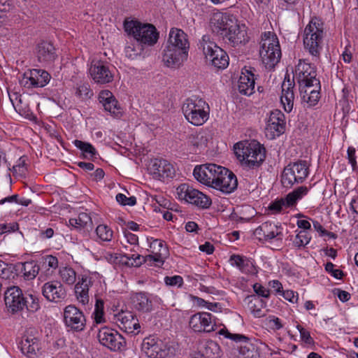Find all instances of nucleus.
<instances>
[{
  "label": "nucleus",
  "mask_w": 358,
  "mask_h": 358,
  "mask_svg": "<svg viewBox=\"0 0 358 358\" xmlns=\"http://www.w3.org/2000/svg\"><path fill=\"white\" fill-rule=\"evenodd\" d=\"M150 243L152 255L145 257L138 253L134 254H119L116 259L119 263L127 266H140L143 262H155L157 264L162 265L164 259L169 255V250L164 241L160 239H153Z\"/></svg>",
  "instance_id": "obj_1"
},
{
  "label": "nucleus",
  "mask_w": 358,
  "mask_h": 358,
  "mask_svg": "<svg viewBox=\"0 0 358 358\" xmlns=\"http://www.w3.org/2000/svg\"><path fill=\"white\" fill-rule=\"evenodd\" d=\"M323 21L317 17H313L304 29L303 44L305 49L313 56V60L320 61L325 36Z\"/></svg>",
  "instance_id": "obj_2"
},
{
  "label": "nucleus",
  "mask_w": 358,
  "mask_h": 358,
  "mask_svg": "<svg viewBox=\"0 0 358 358\" xmlns=\"http://www.w3.org/2000/svg\"><path fill=\"white\" fill-rule=\"evenodd\" d=\"M234 150L237 159L250 169L260 166L266 158L264 147L257 141L238 142Z\"/></svg>",
  "instance_id": "obj_3"
},
{
  "label": "nucleus",
  "mask_w": 358,
  "mask_h": 358,
  "mask_svg": "<svg viewBox=\"0 0 358 358\" xmlns=\"http://www.w3.org/2000/svg\"><path fill=\"white\" fill-rule=\"evenodd\" d=\"M124 27L125 31L141 45H153L158 40L159 33L151 24H144L137 20L125 21Z\"/></svg>",
  "instance_id": "obj_4"
},
{
  "label": "nucleus",
  "mask_w": 358,
  "mask_h": 358,
  "mask_svg": "<svg viewBox=\"0 0 358 358\" xmlns=\"http://www.w3.org/2000/svg\"><path fill=\"white\" fill-rule=\"evenodd\" d=\"M259 55L268 68H273L279 62L281 50L275 34L270 31L264 33L260 43Z\"/></svg>",
  "instance_id": "obj_5"
},
{
  "label": "nucleus",
  "mask_w": 358,
  "mask_h": 358,
  "mask_svg": "<svg viewBox=\"0 0 358 358\" xmlns=\"http://www.w3.org/2000/svg\"><path fill=\"white\" fill-rule=\"evenodd\" d=\"M182 110L185 118L193 125H202L208 119L209 107L202 99L194 96L186 99Z\"/></svg>",
  "instance_id": "obj_6"
},
{
  "label": "nucleus",
  "mask_w": 358,
  "mask_h": 358,
  "mask_svg": "<svg viewBox=\"0 0 358 358\" xmlns=\"http://www.w3.org/2000/svg\"><path fill=\"white\" fill-rule=\"evenodd\" d=\"M199 48L211 64L217 69H224L229 65V57L227 52L216 43L210 41V36L204 35L199 43Z\"/></svg>",
  "instance_id": "obj_7"
},
{
  "label": "nucleus",
  "mask_w": 358,
  "mask_h": 358,
  "mask_svg": "<svg viewBox=\"0 0 358 358\" xmlns=\"http://www.w3.org/2000/svg\"><path fill=\"white\" fill-rule=\"evenodd\" d=\"M308 176V166L305 160L290 162L281 175V183L284 187L291 188L295 184L302 183Z\"/></svg>",
  "instance_id": "obj_8"
},
{
  "label": "nucleus",
  "mask_w": 358,
  "mask_h": 358,
  "mask_svg": "<svg viewBox=\"0 0 358 358\" xmlns=\"http://www.w3.org/2000/svg\"><path fill=\"white\" fill-rule=\"evenodd\" d=\"M177 193L180 199H185L187 202L200 208H208L212 203L208 196L187 183L179 185Z\"/></svg>",
  "instance_id": "obj_9"
},
{
  "label": "nucleus",
  "mask_w": 358,
  "mask_h": 358,
  "mask_svg": "<svg viewBox=\"0 0 358 358\" xmlns=\"http://www.w3.org/2000/svg\"><path fill=\"white\" fill-rule=\"evenodd\" d=\"M295 76L299 85L303 87H316L320 89V82L317 78V71L315 66L305 61L299 60L295 69Z\"/></svg>",
  "instance_id": "obj_10"
},
{
  "label": "nucleus",
  "mask_w": 358,
  "mask_h": 358,
  "mask_svg": "<svg viewBox=\"0 0 358 358\" xmlns=\"http://www.w3.org/2000/svg\"><path fill=\"white\" fill-rule=\"evenodd\" d=\"M223 171V166L215 164H205L196 166L193 175L199 182L213 187L216 183L220 172Z\"/></svg>",
  "instance_id": "obj_11"
},
{
  "label": "nucleus",
  "mask_w": 358,
  "mask_h": 358,
  "mask_svg": "<svg viewBox=\"0 0 358 358\" xmlns=\"http://www.w3.org/2000/svg\"><path fill=\"white\" fill-rule=\"evenodd\" d=\"M97 338L101 345L111 351H122L126 345L124 338L117 331L107 327L99 329Z\"/></svg>",
  "instance_id": "obj_12"
},
{
  "label": "nucleus",
  "mask_w": 358,
  "mask_h": 358,
  "mask_svg": "<svg viewBox=\"0 0 358 358\" xmlns=\"http://www.w3.org/2000/svg\"><path fill=\"white\" fill-rule=\"evenodd\" d=\"M63 321L66 327L73 331H82L86 326L83 313L74 305H69L64 308Z\"/></svg>",
  "instance_id": "obj_13"
},
{
  "label": "nucleus",
  "mask_w": 358,
  "mask_h": 358,
  "mask_svg": "<svg viewBox=\"0 0 358 358\" xmlns=\"http://www.w3.org/2000/svg\"><path fill=\"white\" fill-rule=\"evenodd\" d=\"M41 345L38 331L35 328L27 329L20 343L22 352L29 358H34L41 350Z\"/></svg>",
  "instance_id": "obj_14"
},
{
  "label": "nucleus",
  "mask_w": 358,
  "mask_h": 358,
  "mask_svg": "<svg viewBox=\"0 0 358 358\" xmlns=\"http://www.w3.org/2000/svg\"><path fill=\"white\" fill-rule=\"evenodd\" d=\"M4 301L8 311L12 314L22 311L26 306V298L18 287H10L4 293Z\"/></svg>",
  "instance_id": "obj_15"
},
{
  "label": "nucleus",
  "mask_w": 358,
  "mask_h": 358,
  "mask_svg": "<svg viewBox=\"0 0 358 358\" xmlns=\"http://www.w3.org/2000/svg\"><path fill=\"white\" fill-rule=\"evenodd\" d=\"M50 78L48 71L34 69L24 73L20 83L27 88L43 87L49 83Z\"/></svg>",
  "instance_id": "obj_16"
},
{
  "label": "nucleus",
  "mask_w": 358,
  "mask_h": 358,
  "mask_svg": "<svg viewBox=\"0 0 358 358\" xmlns=\"http://www.w3.org/2000/svg\"><path fill=\"white\" fill-rule=\"evenodd\" d=\"M188 50L182 48H175L166 45L163 55V61L165 65L170 68H179L185 60L187 59Z\"/></svg>",
  "instance_id": "obj_17"
},
{
  "label": "nucleus",
  "mask_w": 358,
  "mask_h": 358,
  "mask_svg": "<svg viewBox=\"0 0 358 358\" xmlns=\"http://www.w3.org/2000/svg\"><path fill=\"white\" fill-rule=\"evenodd\" d=\"M41 292L47 301L54 303L61 302L66 297V291L58 280H50L44 283Z\"/></svg>",
  "instance_id": "obj_18"
},
{
  "label": "nucleus",
  "mask_w": 358,
  "mask_h": 358,
  "mask_svg": "<svg viewBox=\"0 0 358 358\" xmlns=\"http://www.w3.org/2000/svg\"><path fill=\"white\" fill-rule=\"evenodd\" d=\"M224 170L220 172L216 183L213 185V188L229 194L237 188L238 180L236 175L232 171L225 167H224Z\"/></svg>",
  "instance_id": "obj_19"
},
{
  "label": "nucleus",
  "mask_w": 358,
  "mask_h": 358,
  "mask_svg": "<svg viewBox=\"0 0 358 358\" xmlns=\"http://www.w3.org/2000/svg\"><path fill=\"white\" fill-rule=\"evenodd\" d=\"M89 71L92 79L97 84L105 85L113 80V74L109 67L101 61L92 63Z\"/></svg>",
  "instance_id": "obj_20"
},
{
  "label": "nucleus",
  "mask_w": 358,
  "mask_h": 358,
  "mask_svg": "<svg viewBox=\"0 0 358 358\" xmlns=\"http://www.w3.org/2000/svg\"><path fill=\"white\" fill-rule=\"evenodd\" d=\"M255 69L244 67L238 82V92L244 95L250 96L255 92Z\"/></svg>",
  "instance_id": "obj_21"
},
{
  "label": "nucleus",
  "mask_w": 358,
  "mask_h": 358,
  "mask_svg": "<svg viewBox=\"0 0 358 358\" xmlns=\"http://www.w3.org/2000/svg\"><path fill=\"white\" fill-rule=\"evenodd\" d=\"M150 173L154 178L162 180L173 178L176 171L173 166L167 160L155 159L150 167Z\"/></svg>",
  "instance_id": "obj_22"
},
{
  "label": "nucleus",
  "mask_w": 358,
  "mask_h": 358,
  "mask_svg": "<svg viewBox=\"0 0 358 358\" xmlns=\"http://www.w3.org/2000/svg\"><path fill=\"white\" fill-rule=\"evenodd\" d=\"M266 130L267 132H271L273 137L275 136H279L285 132V115L281 111L275 110L271 112Z\"/></svg>",
  "instance_id": "obj_23"
},
{
  "label": "nucleus",
  "mask_w": 358,
  "mask_h": 358,
  "mask_svg": "<svg viewBox=\"0 0 358 358\" xmlns=\"http://www.w3.org/2000/svg\"><path fill=\"white\" fill-rule=\"evenodd\" d=\"M231 32H227L222 39L233 47L240 44H245L249 41L247 28L244 24L236 23V28L231 29Z\"/></svg>",
  "instance_id": "obj_24"
},
{
  "label": "nucleus",
  "mask_w": 358,
  "mask_h": 358,
  "mask_svg": "<svg viewBox=\"0 0 358 358\" xmlns=\"http://www.w3.org/2000/svg\"><path fill=\"white\" fill-rule=\"evenodd\" d=\"M294 80L291 81L289 76L286 75L281 86L282 94L280 96V101L283 105L285 110L287 113H290L293 108L294 100Z\"/></svg>",
  "instance_id": "obj_25"
},
{
  "label": "nucleus",
  "mask_w": 358,
  "mask_h": 358,
  "mask_svg": "<svg viewBox=\"0 0 358 358\" xmlns=\"http://www.w3.org/2000/svg\"><path fill=\"white\" fill-rule=\"evenodd\" d=\"M254 236L260 241H270L275 237L282 239V232L278 231V227L270 222L262 223L254 231Z\"/></svg>",
  "instance_id": "obj_26"
},
{
  "label": "nucleus",
  "mask_w": 358,
  "mask_h": 358,
  "mask_svg": "<svg viewBox=\"0 0 358 358\" xmlns=\"http://www.w3.org/2000/svg\"><path fill=\"white\" fill-rule=\"evenodd\" d=\"M36 55L38 62L45 65L51 64L57 57L53 44L48 41H42L38 44Z\"/></svg>",
  "instance_id": "obj_27"
},
{
  "label": "nucleus",
  "mask_w": 358,
  "mask_h": 358,
  "mask_svg": "<svg viewBox=\"0 0 358 358\" xmlns=\"http://www.w3.org/2000/svg\"><path fill=\"white\" fill-rule=\"evenodd\" d=\"M134 309L142 313H148L152 310V301L150 295L144 292L134 293L131 296Z\"/></svg>",
  "instance_id": "obj_28"
},
{
  "label": "nucleus",
  "mask_w": 358,
  "mask_h": 358,
  "mask_svg": "<svg viewBox=\"0 0 358 358\" xmlns=\"http://www.w3.org/2000/svg\"><path fill=\"white\" fill-rule=\"evenodd\" d=\"M173 45L175 48H182L189 50V42L186 34L181 29L172 28L169 33L167 45Z\"/></svg>",
  "instance_id": "obj_29"
},
{
  "label": "nucleus",
  "mask_w": 358,
  "mask_h": 358,
  "mask_svg": "<svg viewBox=\"0 0 358 358\" xmlns=\"http://www.w3.org/2000/svg\"><path fill=\"white\" fill-rule=\"evenodd\" d=\"M99 102L102 104L103 107H107L108 104H112L113 115L114 117H120L122 115V108L118 104L117 100L115 99L113 93L108 90H101L99 94Z\"/></svg>",
  "instance_id": "obj_30"
},
{
  "label": "nucleus",
  "mask_w": 358,
  "mask_h": 358,
  "mask_svg": "<svg viewBox=\"0 0 358 358\" xmlns=\"http://www.w3.org/2000/svg\"><path fill=\"white\" fill-rule=\"evenodd\" d=\"M117 322L122 325L121 328L127 331L132 332L133 330H137L140 328L138 320L130 312H122L116 315Z\"/></svg>",
  "instance_id": "obj_31"
},
{
  "label": "nucleus",
  "mask_w": 358,
  "mask_h": 358,
  "mask_svg": "<svg viewBox=\"0 0 358 358\" xmlns=\"http://www.w3.org/2000/svg\"><path fill=\"white\" fill-rule=\"evenodd\" d=\"M91 285V280L87 277H82L75 285V293L77 299L83 304L89 301V287Z\"/></svg>",
  "instance_id": "obj_32"
},
{
  "label": "nucleus",
  "mask_w": 358,
  "mask_h": 358,
  "mask_svg": "<svg viewBox=\"0 0 358 358\" xmlns=\"http://www.w3.org/2000/svg\"><path fill=\"white\" fill-rule=\"evenodd\" d=\"M231 266H236L243 273H252L255 269L252 262L245 257L232 255L229 258Z\"/></svg>",
  "instance_id": "obj_33"
},
{
  "label": "nucleus",
  "mask_w": 358,
  "mask_h": 358,
  "mask_svg": "<svg viewBox=\"0 0 358 358\" xmlns=\"http://www.w3.org/2000/svg\"><path fill=\"white\" fill-rule=\"evenodd\" d=\"M206 358H218L220 357V348L218 344L213 341L201 344L199 350Z\"/></svg>",
  "instance_id": "obj_34"
},
{
  "label": "nucleus",
  "mask_w": 358,
  "mask_h": 358,
  "mask_svg": "<svg viewBox=\"0 0 358 358\" xmlns=\"http://www.w3.org/2000/svg\"><path fill=\"white\" fill-rule=\"evenodd\" d=\"M236 348L239 351L240 358H259L257 348L251 343L250 338Z\"/></svg>",
  "instance_id": "obj_35"
},
{
  "label": "nucleus",
  "mask_w": 358,
  "mask_h": 358,
  "mask_svg": "<svg viewBox=\"0 0 358 358\" xmlns=\"http://www.w3.org/2000/svg\"><path fill=\"white\" fill-rule=\"evenodd\" d=\"M228 15V14L222 13H215L212 15L210 27L215 34L217 35L218 33H220L224 23H227Z\"/></svg>",
  "instance_id": "obj_36"
},
{
  "label": "nucleus",
  "mask_w": 358,
  "mask_h": 358,
  "mask_svg": "<svg viewBox=\"0 0 358 358\" xmlns=\"http://www.w3.org/2000/svg\"><path fill=\"white\" fill-rule=\"evenodd\" d=\"M310 188L306 186H300L286 196L287 207L294 206L297 201L307 195Z\"/></svg>",
  "instance_id": "obj_37"
},
{
  "label": "nucleus",
  "mask_w": 358,
  "mask_h": 358,
  "mask_svg": "<svg viewBox=\"0 0 358 358\" xmlns=\"http://www.w3.org/2000/svg\"><path fill=\"white\" fill-rule=\"evenodd\" d=\"M201 332H212L217 330V325L215 323V317L206 312L201 313Z\"/></svg>",
  "instance_id": "obj_38"
},
{
  "label": "nucleus",
  "mask_w": 358,
  "mask_h": 358,
  "mask_svg": "<svg viewBox=\"0 0 358 358\" xmlns=\"http://www.w3.org/2000/svg\"><path fill=\"white\" fill-rule=\"evenodd\" d=\"M304 92L303 90H301V94H302V99L304 101L307 102L309 106H315L320 99V90L316 88V87H305Z\"/></svg>",
  "instance_id": "obj_39"
},
{
  "label": "nucleus",
  "mask_w": 358,
  "mask_h": 358,
  "mask_svg": "<svg viewBox=\"0 0 358 358\" xmlns=\"http://www.w3.org/2000/svg\"><path fill=\"white\" fill-rule=\"evenodd\" d=\"M21 272L27 280L34 279L38 273L39 266L34 262L20 264Z\"/></svg>",
  "instance_id": "obj_40"
},
{
  "label": "nucleus",
  "mask_w": 358,
  "mask_h": 358,
  "mask_svg": "<svg viewBox=\"0 0 358 358\" xmlns=\"http://www.w3.org/2000/svg\"><path fill=\"white\" fill-rule=\"evenodd\" d=\"M69 224L75 228L81 229L87 227L88 226L90 227L92 222L87 213H81L78 215L77 218H71L69 220Z\"/></svg>",
  "instance_id": "obj_41"
},
{
  "label": "nucleus",
  "mask_w": 358,
  "mask_h": 358,
  "mask_svg": "<svg viewBox=\"0 0 358 358\" xmlns=\"http://www.w3.org/2000/svg\"><path fill=\"white\" fill-rule=\"evenodd\" d=\"M265 306L266 303L262 299H259L255 296H254V300L250 301L248 303L251 313L255 317L258 318L262 317L265 315V313L262 310V308Z\"/></svg>",
  "instance_id": "obj_42"
},
{
  "label": "nucleus",
  "mask_w": 358,
  "mask_h": 358,
  "mask_svg": "<svg viewBox=\"0 0 358 358\" xmlns=\"http://www.w3.org/2000/svg\"><path fill=\"white\" fill-rule=\"evenodd\" d=\"M73 144L83 152L84 157H87L88 156L94 157L97 154L96 149L90 143L75 140Z\"/></svg>",
  "instance_id": "obj_43"
},
{
  "label": "nucleus",
  "mask_w": 358,
  "mask_h": 358,
  "mask_svg": "<svg viewBox=\"0 0 358 358\" xmlns=\"http://www.w3.org/2000/svg\"><path fill=\"white\" fill-rule=\"evenodd\" d=\"M15 266L12 264H7L0 260V278L8 280L14 278L15 273Z\"/></svg>",
  "instance_id": "obj_44"
},
{
  "label": "nucleus",
  "mask_w": 358,
  "mask_h": 358,
  "mask_svg": "<svg viewBox=\"0 0 358 358\" xmlns=\"http://www.w3.org/2000/svg\"><path fill=\"white\" fill-rule=\"evenodd\" d=\"M218 334L220 335L224 336L227 338H229V339L234 341L236 344V346L241 345L243 343H244L248 338V336H246L243 334L230 333L225 327L219 330Z\"/></svg>",
  "instance_id": "obj_45"
},
{
  "label": "nucleus",
  "mask_w": 358,
  "mask_h": 358,
  "mask_svg": "<svg viewBox=\"0 0 358 358\" xmlns=\"http://www.w3.org/2000/svg\"><path fill=\"white\" fill-rule=\"evenodd\" d=\"M96 234L99 238L102 241H110L113 231L106 224H99L96 229Z\"/></svg>",
  "instance_id": "obj_46"
},
{
  "label": "nucleus",
  "mask_w": 358,
  "mask_h": 358,
  "mask_svg": "<svg viewBox=\"0 0 358 358\" xmlns=\"http://www.w3.org/2000/svg\"><path fill=\"white\" fill-rule=\"evenodd\" d=\"M62 280L69 285H73L76 280V271L70 267H64L60 270Z\"/></svg>",
  "instance_id": "obj_47"
},
{
  "label": "nucleus",
  "mask_w": 358,
  "mask_h": 358,
  "mask_svg": "<svg viewBox=\"0 0 358 358\" xmlns=\"http://www.w3.org/2000/svg\"><path fill=\"white\" fill-rule=\"evenodd\" d=\"M27 157L22 156L19 158L17 164L13 166L11 171L13 175L19 176H24L27 170L26 164ZM10 170V169H9Z\"/></svg>",
  "instance_id": "obj_48"
},
{
  "label": "nucleus",
  "mask_w": 358,
  "mask_h": 358,
  "mask_svg": "<svg viewBox=\"0 0 358 358\" xmlns=\"http://www.w3.org/2000/svg\"><path fill=\"white\" fill-rule=\"evenodd\" d=\"M26 298V306L27 310L31 313L36 312L40 308V299L35 294H29Z\"/></svg>",
  "instance_id": "obj_49"
},
{
  "label": "nucleus",
  "mask_w": 358,
  "mask_h": 358,
  "mask_svg": "<svg viewBox=\"0 0 358 358\" xmlns=\"http://www.w3.org/2000/svg\"><path fill=\"white\" fill-rule=\"evenodd\" d=\"M310 238L307 231H301L295 236L293 243L298 248L304 247L310 242Z\"/></svg>",
  "instance_id": "obj_50"
},
{
  "label": "nucleus",
  "mask_w": 358,
  "mask_h": 358,
  "mask_svg": "<svg viewBox=\"0 0 358 358\" xmlns=\"http://www.w3.org/2000/svg\"><path fill=\"white\" fill-rule=\"evenodd\" d=\"M237 20L233 15H228L227 23H224V26H222V31L220 33H218L217 36L221 37L222 38L226 36V34L229 32H231V29L236 28V23L237 22Z\"/></svg>",
  "instance_id": "obj_51"
},
{
  "label": "nucleus",
  "mask_w": 358,
  "mask_h": 358,
  "mask_svg": "<svg viewBox=\"0 0 358 358\" xmlns=\"http://www.w3.org/2000/svg\"><path fill=\"white\" fill-rule=\"evenodd\" d=\"M103 314V301L101 299H96L94 312V320L96 323L104 322Z\"/></svg>",
  "instance_id": "obj_52"
},
{
  "label": "nucleus",
  "mask_w": 358,
  "mask_h": 358,
  "mask_svg": "<svg viewBox=\"0 0 358 358\" xmlns=\"http://www.w3.org/2000/svg\"><path fill=\"white\" fill-rule=\"evenodd\" d=\"M143 50V46L139 43L136 45L134 44L128 45L125 47V54L126 56L130 59L135 58L137 55H138Z\"/></svg>",
  "instance_id": "obj_53"
},
{
  "label": "nucleus",
  "mask_w": 358,
  "mask_h": 358,
  "mask_svg": "<svg viewBox=\"0 0 358 358\" xmlns=\"http://www.w3.org/2000/svg\"><path fill=\"white\" fill-rule=\"evenodd\" d=\"M201 313H197L190 317L189 325L195 332L201 333Z\"/></svg>",
  "instance_id": "obj_54"
},
{
  "label": "nucleus",
  "mask_w": 358,
  "mask_h": 358,
  "mask_svg": "<svg viewBox=\"0 0 358 358\" xmlns=\"http://www.w3.org/2000/svg\"><path fill=\"white\" fill-rule=\"evenodd\" d=\"M116 201L122 206H133L136 203V198L134 196L127 197L126 195L119 193L116 195Z\"/></svg>",
  "instance_id": "obj_55"
},
{
  "label": "nucleus",
  "mask_w": 358,
  "mask_h": 358,
  "mask_svg": "<svg viewBox=\"0 0 358 358\" xmlns=\"http://www.w3.org/2000/svg\"><path fill=\"white\" fill-rule=\"evenodd\" d=\"M76 94L81 99H87L91 96L92 92L87 84H83L76 88Z\"/></svg>",
  "instance_id": "obj_56"
},
{
  "label": "nucleus",
  "mask_w": 358,
  "mask_h": 358,
  "mask_svg": "<svg viewBox=\"0 0 358 358\" xmlns=\"http://www.w3.org/2000/svg\"><path fill=\"white\" fill-rule=\"evenodd\" d=\"M8 94L9 99L13 104V106L14 107L15 110L17 111V108L20 110V104L22 102L21 100V95L16 92H10L8 90Z\"/></svg>",
  "instance_id": "obj_57"
},
{
  "label": "nucleus",
  "mask_w": 358,
  "mask_h": 358,
  "mask_svg": "<svg viewBox=\"0 0 358 358\" xmlns=\"http://www.w3.org/2000/svg\"><path fill=\"white\" fill-rule=\"evenodd\" d=\"M124 236L127 238V241L130 243L131 245H134L135 246L130 250L131 252V254L136 253L134 248L137 247L136 245H138V238L136 235L128 231L127 230H125L124 231Z\"/></svg>",
  "instance_id": "obj_58"
},
{
  "label": "nucleus",
  "mask_w": 358,
  "mask_h": 358,
  "mask_svg": "<svg viewBox=\"0 0 358 358\" xmlns=\"http://www.w3.org/2000/svg\"><path fill=\"white\" fill-rule=\"evenodd\" d=\"M167 285L180 287L183 284V279L180 275H174L171 277L166 276L164 279Z\"/></svg>",
  "instance_id": "obj_59"
},
{
  "label": "nucleus",
  "mask_w": 358,
  "mask_h": 358,
  "mask_svg": "<svg viewBox=\"0 0 358 358\" xmlns=\"http://www.w3.org/2000/svg\"><path fill=\"white\" fill-rule=\"evenodd\" d=\"M253 289L255 292L259 296L268 298L270 296V292L266 289L259 283H255L253 285Z\"/></svg>",
  "instance_id": "obj_60"
},
{
  "label": "nucleus",
  "mask_w": 358,
  "mask_h": 358,
  "mask_svg": "<svg viewBox=\"0 0 358 358\" xmlns=\"http://www.w3.org/2000/svg\"><path fill=\"white\" fill-rule=\"evenodd\" d=\"M297 329L300 332V336L302 341L307 344H311L313 343V339L310 336V332L303 328L301 326L298 325Z\"/></svg>",
  "instance_id": "obj_61"
},
{
  "label": "nucleus",
  "mask_w": 358,
  "mask_h": 358,
  "mask_svg": "<svg viewBox=\"0 0 358 358\" xmlns=\"http://www.w3.org/2000/svg\"><path fill=\"white\" fill-rule=\"evenodd\" d=\"M283 206L287 207L286 196L271 203L269 206V209L276 212H280L282 209Z\"/></svg>",
  "instance_id": "obj_62"
},
{
  "label": "nucleus",
  "mask_w": 358,
  "mask_h": 358,
  "mask_svg": "<svg viewBox=\"0 0 358 358\" xmlns=\"http://www.w3.org/2000/svg\"><path fill=\"white\" fill-rule=\"evenodd\" d=\"M347 152L348 162L351 164L352 170L355 171L357 168L356 150L354 147H349Z\"/></svg>",
  "instance_id": "obj_63"
},
{
  "label": "nucleus",
  "mask_w": 358,
  "mask_h": 358,
  "mask_svg": "<svg viewBox=\"0 0 358 358\" xmlns=\"http://www.w3.org/2000/svg\"><path fill=\"white\" fill-rule=\"evenodd\" d=\"M269 327L273 330H279L282 328L283 325L281 323L280 320L275 316L268 317Z\"/></svg>",
  "instance_id": "obj_64"
}]
</instances>
